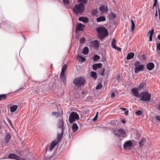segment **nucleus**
Here are the masks:
<instances>
[{
	"label": "nucleus",
	"instance_id": "6ab92c4d",
	"mask_svg": "<svg viewBox=\"0 0 160 160\" xmlns=\"http://www.w3.org/2000/svg\"><path fill=\"white\" fill-rule=\"evenodd\" d=\"M91 43L92 44V46L96 48H98L99 46V42L98 40H94L92 41Z\"/></svg>",
	"mask_w": 160,
	"mask_h": 160
},
{
	"label": "nucleus",
	"instance_id": "09e8293b",
	"mask_svg": "<svg viewBox=\"0 0 160 160\" xmlns=\"http://www.w3.org/2000/svg\"><path fill=\"white\" fill-rule=\"evenodd\" d=\"M98 112H97V114H96V116H95L94 118H93V121H96L97 120V118H98Z\"/></svg>",
	"mask_w": 160,
	"mask_h": 160
},
{
	"label": "nucleus",
	"instance_id": "412c9836",
	"mask_svg": "<svg viewBox=\"0 0 160 160\" xmlns=\"http://www.w3.org/2000/svg\"><path fill=\"white\" fill-rule=\"evenodd\" d=\"M18 108V105H14L10 107V111L11 112H15Z\"/></svg>",
	"mask_w": 160,
	"mask_h": 160
},
{
	"label": "nucleus",
	"instance_id": "58836bf2",
	"mask_svg": "<svg viewBox=\"0 0 160 160\" xmlns=\"http://www.w3.org/2000/svg\"><path fill=\"white\" fill-rule=\"evenodd\" d=\"M88 0H78V2H82L84 4H86L88 2Z\"/></svg>",
	"mask_w": 160,
	"mask_h": 160
},
{
	"label": "nucleus",
	"instance_id": "8fccbe9b",
	"mask_svg": "<svg viewBox=\"0 0 160 160\" xmlns=\"http://www.w3.org/2000/svg\"><path fill=\"white\" fill-rule=\"evenodd\" d=\"M39 92V90L38 89V88H35V91L34 92L35 93L37 94Z\"/></svg>",
	"mask_w": 160,
	"mask_h": 160
},
{
	"label": "nucleus",
	"instance_id": "a878e982",
	"mask_svg": "<svg viewBox=\"0 0 160 160\" xmlns=\"http://www.w3.org/2000/svg\"><path fill=\"white\" fill-rule=\"evenodd\" d=\"M63 134H62V133H61V134H58L57 135V140H56L57 142H58V143L60 141H61L62 139V135Z\"/></svg>",
	"mask_w": 160,
	"mask_h": 160
},
{
	"label": "nucleus",
	"instance_id": "4c0bfd02",
	"mask_svg": "<svg viewBox=\"0 0 160 160\" xmlns=\"http://www.w3.org/2000/svg\"><path fill=\"white\" fill-rule=\"evenodd\" d=\"M98 11L97 10H93L92 11V15H95L97 14Z\"/></svg>",
	"mask_w": 160,
	"mask_h": 160
},
{
	"label": "nucleus",
	"instance_id": "4d7b16f0",
	"mask_svg": "<svg viewBox=\"0 0 160 160\" xmlns=\"http://www.w3.org/2000/svg\"><path fill=\"white\" fill-rule=\"evenodd\" d=\"M123 111H125L126 110V108H120Z\"/></svg>",
	"mask_w": 160,
	"mask_h": 160
},
{
	"label": "nucleus",
	"instance_id": "6e6d98bb",
	"mask_svg": "<svg viewBox=\"0 0 160 160\" xmlns=\"http://www.w3.org/2000/svg\"><path fill=\"white\" fill-rule=\"evenodd\" d=\"M115 94L114 92H112L111 95V97L112 98L114 97H115Z\"/></svg>",
	"mask_w": 160,
	"mask_h": 160
},
{
	"label": "nucleus",
	"instance_id": "bf43d9fd",
	"mask_svg": "<svg viewBox=\"0 0 160 160\" xmlns=\"http://www.w3.org/2000/svg\"><path fill=\"white\" fill-rule=\"evenodd\" d=\"M128 111H126L125 112V114L126 115H128Z\"/></svg>",
	"mask_w": 160,
	"mask_h": 160
},
{
	"label": "nucleus",
	"instance_id": "20e7f679",
	"mask_svg": "<svg viewBox=\"0 0 160 160\" xmlns=\"http://www.w3.org/2000/svg\"><path fill=\"white\" fill-rule=\"evenodd\" d=\"M140 100L142 101H149L150 99L151 95L147 92H143L140 94Z\"/></svg>",
	"mask_w": 160,
	"mask_h": 160
},
{
	"label": "nucleus",
	"instance_id": "c03bdc74",
	"mask_svg": "<svg viewBox=\"0 0 160 160\" xmlns=\"http://www.w3.org/2000/svg\"><path fill=\"white\" fill-rule=\"evenodd\" d=\"M63 2L65 4H68L69 3V0H63Z\"/></svg>",
	"mask_w": 160,
	"mask_h": 160
},
{
	"label": "nucleus",
	"instance_id": "9d476101",
	"mask_svg": "<svg viewBox=\"0 0 160 160\" xmlns=\"http://www.w3.org/2000/svg\"><path fill=\"white\" fill-rule=\"evenodd\" d=\"M8 157L9 159H14L16 160H18L19 158H20V157L13 153H10L9 154Z\"/></svg>",
	"mask_w": 160,
	"mask_h": 160
},
{
	"label": "nucleus",
	"instance_id": "f8f14e48",
	"mask_svg": "<svg viewBox=\"0 0 160 160\" xmlns=\"http://www.w3.org/2000/svg\"><path fill=\"white\" fill-rule=\"evenodd\" d=\"M132 145V142L130 140L127 141L125 142L123 146L124 148L126 149L130 147Z\"/></svg>",
	"mask_w": 160,
	"mask_h": 160
},
{
	"label": "nucleus",
	"instance_id": "5fc2aeb1",
	"mask_svg": "<svg viewBox=\"0 0 160 160\" xmlns=\"http://www.w3.org/2000/svg\"><path fill=\"white\" fill-rule=\"evenodd\" d=\"M155 118L157 120L160 121V116H157L155 117Z\"/></svg>",
	"mask_w": 160,
	"mask_h": 160
},
{
	"label": "nucleus",
	"instance_id": "c756f323",
	"mask_svg": "<svg viewBox=\"0 0 160 160\" xmlns=\"http://www.w3.org/2000/svg\"><path fill=\"white\" fill-rule=\"evenodd\" d=\"M6 94L0 95V101L5 100L6 98Z\"/></svg>",
	"mask_w": 160,
	"mask_h": 160
},
{
	"label": "nucleus",
	"instance_id": "a211bd4d",
	"mask_svg": "<svg viewBox=\"0 0 160 160\" xmlns=\"http://www.w3.org/2000/svg\"><path fill=\"white\" fill-rule=\"evenodd\" d=\"M154 28H152L151 31H149L148 33V34L149 33H150V35L149 37V40L150 41H152V35H153L154 33Z\"/></svg>",
	"mask_w": 160,
	"mask_h": 160
},
{
	"label": "nucleus",
	"instance_id": "79ce46f5",
	"mask_svg": "<svg viewBox=\"0 0 160 160\" xmlns=\"http://www.w3.org/2000/svg\"><path fill=\"white\" fill-rule=\"evenodd\" d=\"M7 121H8V123L10 125V126L12 127H13V124H12L11 120L9 119H8Z\"/></svg>",
	"mask_w": 160,
	"mask_h": 160
},
{
	"label": "nucleus",
	"instance_id": "052dcab7",
	"mask_svg": "<svg viewBox=\"0 0 160 160\" xmlns=\"http://www.w3.org/2000/svg\"><path fill=\"white\" fill-rule=\"evenodd\" d=\"M158 16V12H157V11H156V13L155 14V17H157Z\"/></svg>",
	"mask_w": 160,
	"mask_h": 160
},
{
	"label": "nucleus",
	"instance_id": "3c124183",
	"mask_svg": "<svg viewBox=\"0 0 160 160\" xmlns=\"http://www.w3.org/2000/svg\"><path fill=\"white\" fill-rule=\"evenodd\" d=\"M157 2V0H154V3L153 4V7L156 6Z\"/></svg>",
	"mask_w": 160,
	"mask_h": 160
},
{
	"label": "nucleus",
	"instance_id": "6e6552de",
	"mask_svg": "<svg viewBox=\"0 0 160 160\" xmlns=\"http://www.w3.org/2000/svg\"><path fill=\"white\" fill-rule=\"evenodd\" d=\"M58 128H61L62 134H63V130L64 129V121L63 119L59 120L58 124Z\"/></svg>",
	"mask_w": 160,
	"mask_h": 160
},
{
	"label": "nucleus",
	"instance_id": "bb28decb",
	"mask_svg": "<svg viewBox=\"0 0 160 160\" xmlns=\"http://www.w3.org/2000/svg\"><path fill=\"white\" fill-rule=\"evenodd\" d=\"M11 138V135L9 134H7L5 137V142L6 143H8Z\"/></svg>",
	"mask_w": 160,
	"mask_h": 160
},
{
	"label": "nucleus",
	"instance_id": "de8ad7c7",
	"mask_svg": "<svg viewBox=\"0 0 160 160\" xmlns=\"http://www.w3.org/2000/svg\"><path fill=\"white\" fill-rule=\"evenodd\" d=\"M111 17L113 18H115L116 17V14L112 12L111 14Z\"/></svg>",
	"mask_w": 160,
	"mask_h": 160
},
{
	"label": "nucleus",
	"instance_id": "864d4df0",
	"mask_svg": "<svg viewBox=\"0 0 160 160\" xmlns=\"http://www.w3.org/2000/svg\"><path fill=\"white\" fill-rule=\"evenodd\" d=\"M105 69L104 68H103V71H102V72L100 74V75H102V76H103L104 75V72L105 71Z\"/></svg>",
	"mask_w": 160,
	"mask_h": 160
},
{
	"label": "nucleus",
	"instance_id": "49530a36",
	"mask_svg": "<svg viewBox=\"0 0 160 160\" xmlns=\"http://www.w3.org/2000/svg\"><path fill=\"white\" fill-rule=\"evenodd\" d=\"M157 50L160 51V42L157 45Z\"/></svg>",
	"mask_w": 160,
	"mask_h": 160
},
{
	"label": "nucleus",
	"instance_id": "e2e57ef3",
	"mask_svg": "<svg viewBox=\"0 0 160 160\" xmlns=\"http://www.w3.org/2000/svg\"><path fill=\"white\" fill-rule=\"evenodd\" d=\"M158 13H159V15L160 16V10L159 9L158 10Z\"/></svg>",
	"mask_w": 160,
	"mask_h": 160
},
{
	"label": "nucleus",
	"instance_id": "39448f33",
	"mask_svg": "<svg viewBox=\"0 0 160 160\" xmlns=\"http://www.w3.org/2000/svg\"><path fill=\"white\" fill-rule=\"evenodd\" d=\"M85 81L84 78L82 77H79L74 79L73 81V83L77 86L81 87L84 84Z\"/></svg>",
	"mask_w": 160,
	"mask_h": 160
},
{
	"label": "nucleus",
	"instance_id": "72a5a7b5",
	"mask_svg": "<svg viewBox=\"0 0 160 160\" xmlns=\"http://www.w3.org/2000/svg\"><path fill=\"white\" fill-rule=\"evenodd\" d=\"M145 139L144 138H143L140 141L139 143L140 146L141 147L144 145V143L145 141Z\"/></svg>",
	"mask_w": 160,
	"mask_h": 160
},
{
	"label": "nucleus",
	"instance_id": "cd10ccee",
	"mask_svg": "<svg viewBox=\"0 0 160 160\" xmlns=\"http://www.w3.org/2000/svg\"><path fill=\"white\" fill-rule=\"evenodd\" d=\"M116 40L113 38L112 39V43H111V45L112 47L114 48L115 47H116Z\"/></svg>",
	"mask_w": 160,
	"mask_h": 160
},
{
	"label": "nucleus",
	"instance_id": "7ed1b4c3",
	"mask_svg": "<svg viewBox=\"0 0 160 160\" xmlns=\"http://www.w3.org/2000/svg\"><path fill=\"white\" fill-rule=\"evenodd\" d=\"M140 63V62L139 61H137L134 63V66L135 67L134 72L135 73H138L140 71H143L144 66L143 65L141 64Z\"/></svg>",
	"mask_w": 160,
	"mask_h": 160
},
{
	"label": "nucleus",
	"instance_id": "5701e85b",
	"mask_svg": "<svg viewBox=\"0 0 160 160\" xmlns=\"http://www.w3.org/2000/svg\"><path fill=\"white\" fill-rule=\"evenodd\" d=\"M72 128L73 132H75L77 131L78 129V127L77 124L74 123L72 125Z\"/></svg>",
	"mask_w": 160,
	"mask_h": 160
},
{
	"label": "nucleus",
	"instance_id": "c85d7f7f",
	"mask_svg": "<svg viewBox=\"0 0 160 160\" xmlns=\"http://www.w3.org/2000/svg\"><path fill=\"white\" fill-rule=\"evenodd\" d=\"M60 79L63 81H66V78L65 75V73H61L60 75Z\"/></svg>",
	"mask_w": 160,
	"mask_h": 160
},
{
	"label": "nucleus",
	"instance_id": "f3484780",
	"mask_svg": "<svg viewBox=\"0 0 160 160\" xmlns=\"http://www.w3.org/2000/svg\"><path fill=\"white\" fill-rule=\"evenodd\" d=\"M146 85V83L145 82H142L139 84L138 88L139 90H142L144 89V88Z\"/></svg>",
	"mask_w": 160,
	"mask_h": 160
},
{
	"label": "nucleus",
	"instance_id": "7c9ffc66",
	"mask_svg": "<svg viewBox=\"0 0 160 160\" xmlns=\"http://www.w3.org/2000/svg\"><path fill=\"white\" fill-rule=\"evenodd\" d=\"M131 22L132 23V26L131 27V29H132V32L134 29L135 25L134 22L132 19L131 20Z\"/></svg>",
	"mask_w": 160,
	"mask_h": 160
},
{
	"label": "nucleus",
	"instance_id": "603ef678",
	"mask_svg": "<svg viewBox=\"0 0 160 160\" xmlns=\"http://www.w3.org/2000/svg\"><path fill=\"white\" fill-rule=\"evenodd\" d=\"M114 49L117 50L118 51H121V49L120 48H118L117 46H116V47H115Z\"/></svg>",
	"mask_w": 160,
	"mask_h": 160
},
{
	"label": "nucleus",
	"instance_id": "f704fd0d",
	"mask_svg": "<svg viewBox=\"0 0 160 160\" xmlns=\"http://www.w3.org/2000/svg\"><path fill=\"white\" fill-rule=\"evenodd\" d=\"M102 87V85L101 83H99L98 84V85L96 87V89L98 90L99 89Z\"/></svg>",
	"mask_w": 160,
	"mask_h": 160
},
{
	"label": "nucleus",
	"instance_id": "9b49d317",
	"mask_svg": "<svg viewBox=\"0 0 160 160\" xmlns=\"http://www.w3.org/2000/svg\"><path fill=\"white\" fill-rule=\"evenodd\" d=\"M154 63L152 62H149L146 65L147 68L149 71L152 70L154 68Z\"/></svg>",
	"mask_w": 160,
	"mask_h": 160
},
{
	"label": "nucleus",
	"instance_id": "ddd939ff",
	"mask_svg": "<svg viewBox=\"0 0 160 160\" xmlns=\"http://www.w3.org/2000/svg\"><path fill=\"white\" fill-rule=\"evenodd\" d=\"M99 10L101 11L102 13L106 12H108V10L107 7L103 5L101 6L99 8Z\"/></svg>",
	"mask_w": 160,
	"mask_h": 160
},
{
	"label": "nucleus",
	"instance_id": "a18cd8bd",
	"mask_svg": "<svg viewBox=\"0 0 160 160\" xmlns=\"http://www.w3.org/2000/svg\"><path fill=\"white\" fill-rule=\"evenodd\" d=\"M97 66H96V64H93L92 65V68L94 70H96L97 69Z\"/></svg>",
	"mask_w": 160,
	"mask_h": 160
},
{
	"label": "nucleus",
	"instance_id": "393cba45",
	"mask_svg": "<svg viewBox=\"0 0 160 160\" xmlns=\"http://www.w3.org/2000/svg\"><path fill=\"white\" fill-rule=\"evenodd\" d=\"M89 52V49L87 47H85L82 51V53L85 55L87 54Z\"/></svg>",
	"mask_w": 160,
	"mask_h": 160
},
{
	"label": "nucleus",
	"instance_id": "a19ab883",
	"mask_svg": "<svg viewBox=\"0 0 160 160\" xmlns=\"http://www.w3.org/2000/svg\"><path fill=\"white\" fill-rule=\"evenodd\" d=\"M96 66H97V68H100L102 67V64L101 63H98L96 64Z\"/></svg>",
	"mask_w": 160,
	"mask_h": 160
},
{
	"label": "nucleus",
	"instance_id": "69168bd1",
	"mask_svg": "<svg viewBox=\"0 0 160 160\" xmlns=\"http://www.w3.org/2000/svg\"><path fill=\"white\" fill-rule=\"evenodd\" d=\"M23 89V88H21V89Z\"/></svg>",
	"mask_w": 160,
	"mask_h": 160
},
{
	"label": "nucleus",
	"instance_id": "ea45409f",
	"mask_svg": "<svg viewBox=\"0 0 160 160\" xmlns=\"http://www.w3.org/2000/svg\"><path fill=\"white\" fill-rule=\"evenodd\" d=\"M80 41L81 43H84L85 42V38H82L80 39Z\"/></svg>",
	"mask_w": 160,
	"mask_h": 160
},
{
	"label": "nucleus",
	"instance_id": "2f4dec72",
	"mask_svg": "<svg viewBox=\"0 0 160 160\" xmlns=\"http://www.w3.org/2000/svg\"><path fill=\"white\" fill-rule=\"evenodd\" d=\"M67 68V65L66 64H64L62 67L61 73H65V71Z\"/></svg>",
	"mask_w": 160,
	"mask_h": 160
},
{
	"label": "nucleus",
	"instance_id": "aec40b11",
	"mask_svg": "<svg viewBox=\"0 0 160 160\" xmlns=\"http://www.w3.org/2000/svg\"><path fill=\"white\" fill-rule=\"evenodd\" d=\"M134 53L133 52H130L128 54L126 58L127 60H130L133 58Z\"/></svg>",
	"mask_w": 160,
	"mask_h": 160
},
{
	"label": "nucleus",
	"instance_id": "f257e3e1",
	"mask_svg": "<svg viewBox=\"0 0 160 160\" xmlns=\"http://www.w3.org/2000/svg\"><path fill=\"white\" fill-rule=\"evenodd\" d=\"M85 7L82 3L77 4L75 5L72 9V11L76 14H81L84 11Z\"/></svg>",
	"mask_w": 160,
	"mask_h": 160
},
{
	"label": "nucleus",
	"instance_id": "2eb2a0df",
	"mask_svg": "<svg viewBox=\"0 0 160 160\" xmlns=\"http://www.w3.org/2000/svg\"><path fill=\"white\" fill-rule=\"evenodd\" d=\"M85 27V26L82 23H79L77 25L76 29L79 31H82L83 28Z\"/></svg>",
	"mask_w": 160,
	"mask_h": 160
},
{
	"label": "nucleus",
	"instance_id": "423d86ee",
	"mask_svg": "<svg viewBox=\"0 0 160 160\" xmlns=\"http://www.w3.org/2000/svg\"><path fill=\"white\" fill-rule=\"evenodd\" d=\"M79 119V115L77 113L72 112L69 116V120L70 122L72 123L74 121L75 119L78 120Z\"/></svg>",
	"mask_w": 160,
	"mask_h": 160
},
{
	"label": "nucleus",
	"instance_id": "37998d69",
	"mask_svg": "<svg viewBox=\"0 0 160 160\" xmlns=\"http://www.w3.org/2000/svg\"><path fill=\"white\" fill-rule=\"evenodd\" d=\"M79 58H81V61L82 62H84L86 60V58H85L82 57V56H78Z\"/></svg>",
	"mask_w": 160,
	"mask_h": 160
},
{
	"label": "nucleus",
	"instance_id": "4468645a",
	"mask_svg": "<svg viewBox=\"0 0 160 160\" xmlns=\"http://www.w3.org/2000/svg\"><path fill=\"white\" fill-rule=\"evenodd\" d=\"M58 142L56 140H54L52 141L49 147V150L50 151H51L54 148L55 146L58 144Z\"/></svg>",
	"mask_w": 160,
	"mask_h": 160
},
{
	"label": "nucleus",
	"instance_id": "0eeeda50",
	"mask_svg": "<svg viewBox=\"0 0 160 160\" xmlns=\"http://www.w3.org/2000/svg\"><path fill=\"white\" fill-rule=\"evenodd\" d=\"M114 133L115 135L118 137L121 136L124 137L126 134V131L124 129H118L117 131L115 132Z\"/></svg>",
	"mask_w": 160,
	"mask_h": 160
},
{
	"label": "nucleus",
	"instance_id": "4be33fe9",
	"mask_svg": "<svg viewBox=\"0 0 160 160\" xmlns=\"http://www.w3.org/2000/svg\"><path fill=\"white\" fill-rule=\"evenodd\" d=\"M105 20L106 18L104 16H100L97 19V21L98 22L104 21Z\"/></svg>",
	"mask_w": 160,
	"mask_h": 160
},
{
	"label": "nucleus",
	"instance_id": "dca6fc26",
	"mask_svg": "<svg viewBox=\"0 0 160 160\" xmlns=\"http://www.w3.org/2000/svg\"><path fill=\"white\" fill-rule=\"evenodd\" d=\"M78 20L80 21H82L83 22L87 23L89 21L88 18L87 17H79Z\"/></svg>",
	"mask_w": 160,
	"mask_h": 160
},
{
	"label": "nucleus",
	"instance_id": "0e129e2a",
	"mask_svg": "<svg viewBox=\"0 0 160 160\" xmlns=\"http://www.w3.org/2000/svg\"><path fill=\"white\" fill-rule=\"evenodd\" d=\"M158 39L160 40V34L158 36Z\"/></svg>",
	"mask_w": 160,
	"mask_h": 160
},
{
	"label": "nucleus",
	"instance_id": "13d9d810",
	"mask_svg": "<svg viewBox=\"0 0 160 160\" xmlns=\"http://www.w3.org/2000/svg\"><path fill=\"white\" fill-rule=\"evenodd\" d=\"M18 160H26L25 158H21L20 157V158H19V159Z\"/></svg>",
	"mask_w": 160,
	"mask_h": 160
},
{
	"label": "nucleus",
	"instance_id": "c9c22d12",
	"mask_svg": "<svg viewBox=\"0 0 160 160\" xmlns=\"http://www.w3.org/2000/svg\"><path fill=\"white\" fill-rule=\"evenodd\" d=\"M52 115L53 116H56L57 117H58L60 115V113L59 112H53L52 113Z\"/></svg>",
	"mask_w": 160,
	"mask_h": 160
},
{
	"label": "nucleus",
	"instance_id": "b1692460",
	"mask_svg": "<svg viewBox=\"0 0 160 160\" xmlns=\"http://www.w3.org/2000/svg\"><path fill=\"white\" fill-rule=\"evenodd\" d=\"M91 77L93 79H96L97 78V73L96 72L93 71H91L90 72Z\"/></svg>",
	"mask_w": 160,
	"mask_h": 160
},
{
	"label": "nucleus",
	"instance_id": "1a4fd4ad",
	"mask_svg": "<svg viewBox=\"0 0 160 160\" xmlns=\"http://www.w3.org/2000/svg\"><path fill=\"white\" fill-rule=\"evenodd\" d=\"M139 90L138 88H134L131 90V92L136 98H140V94H138Z\"/></svg>",
	"mask_w": 160,
	"mask_h": 160
},
{
	"label": "nucleus",
	"instance_id": "680f3d73",
	"mask_svg": "<svg viewBox=\"0 0 160 160\" xmlns=\"http://www.w3.org/2000/svg\"><path fill=\"white\" fill-rule=\"evenodd\" d=\"M122 122L123 123H124L126 122V121L125 120H122Z\"/></svg>",
	"mask_w": 160,
	"mask_h": 160
},
{
	"label": "nucleus",
	"instance_id": "f03ea898",
	"mask_svg": "<svg viewBox=\"0 0 160 160\" xmlns=\"http://www.w3.org/2000/svg\"><path fill=\"white\" fill-rule=\"evenodd\" d=\"M96 31L98 32V36L101 39H102L107 37L108 34V31L104 27H98L96 29Z\"/></svg>",
	"mask_w": 160,
	"mask_h": 160
},
{
	"label": "nucleus",
	"instance_id": "e433bc0d",
	"mask_svg": "<svg viewBox=\"0 0 160 160\" xmlns=\"http://www.w3.org/2000/svg\"><path fill=\"white\" fill-rule=\"evenodd\" d=\"M142 114V112L140 110H138L136 112V115L138 116H140Z\"/></svg>",
	"mask_w": 160,
	"mask_h": 160
},
{
	"label": "nucleus",
	"instance_id": "473e14b6",
	"mask_svg": "<svg viewBox=\"0 0 160 160\" xmlns=\"http://www.w3.org/2000/svg\"><path fill=\"white\" fill-rule=\"evenodd\" d=\"M92 59L94 61H96L100 59V57L99 56L96 55L93 57Z\"/></svg>",
	"mask_w": 160,
	"mask_h": 160
}]
</instances>
